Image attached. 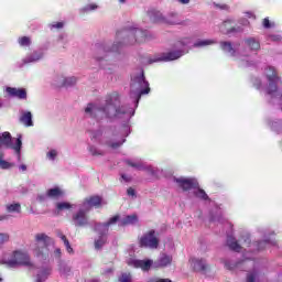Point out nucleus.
Returning <instances> with one entry per match:
<instances>
[{
  "mask_svg": "<svg viewBox=\"0 0 282 282\" xmlns=\"http://www.w3.org/2000/svg\"><path fill=\"white\" fill-rule=\"evenodd\" d=\"M117 39H123V42L113 44L110 50L107 46L98 45L97 53L118 52V50L122 47V44L135 45V43H144V41H147V33L138 28H128L117 32Z\"/></svg>",
  "mask_w": 282,
  "mask_h": 282,
  "instance_id": "f257e3e1",
  "label": "nucleus"
},
{
  "mask_svg": "<svg viewBox=\"0 0 282 282\" xmlns=\"http://www.w3.org/2000/svg\"><path fill=\"white\" fill-rule=\"evenodd\" d=\"M120 105V95L112 93L106 99V106L100 110L105 113L106 118H118V106Z\"/></svg>",
  "mask_w": 282,
  "mask_h": 282,
  "instance_id": "f03ea898",
  "label": "nucleus"
},
{
  "mask_svg": "<svg viewBox=\"0 0 282 282\" xmlns=\"http://www.w3.org/2000/svg\"><path fill=\"white\" fill-rule=\"evenodd\" d=\"M140 248H150L151 250H158L160 247V238L154 229L149 230L139 239Z\"/></svg>",
  "mask_w": 282,
  "mask_h": 282,
  "instance_id": "7ed1b4c3",
  "label": "nucleus"
},
{
  "mask_svg": "<svg viewBox=\"0 0 282 282\" xmlns=\"http://www.w3.org/2000/svg\"><path fill=\"white\" fill-rule=\"evenodd\" d=\"M267 78L269 80V86L267 88V94L271 96V98H274L278 96V98H282L281 93H279V75L276 74V69L274 67H269V74H267Z\"/></svg>",
  "mask_w": 282,
  "mask_h": 282,
  "instance_id": "20e7f679",
  "label": "nucleus"
},
{
  "mask_svg": "<svg viewBox=\"0 0 282 282\" xmlns=\"http://www.w3.org/2000/svg\"><path fill=\"white\" fill-rule=\"evenodd\" d=\"M8 268H17V265L31 267L32 261H30V256L28 252L13 251L12 259L4 262Z\"/></svg>",
  "mask_w": 282,
  "mask_h": 282,
  "instance_id": "39448f33",
  "label": "nucleus"
},
{
  "mask_svg": "<svg viewBox=\"0 0 282 282\" xmlns=\"http://www.w3.org/2000/svg\"><path fill=\"white\" fill-rule=\"evenodd\" d=\"M35 241L37 243L35 249L37 257H41V254H47V246H50V243H54L52 238L45 234L35 235Z\"/></svg>",
  "mask_w": 282,
  "mask_h": 282,
  "instance_id": "423d86ee",
  "label": "nucleus"
},
{
  "mask_svg": "<svg viewBox=\"0 0 282 282\" xmlns=\"http://www.w3.org/2000/svg\"><path fill=\"white\" fill-rule=\"evenodd\" d=\"M0 142L4 147H7V149H14L15 153H18V155H21V147H23L21 137L17 139L15 145H12V134H10V132H3L2 137L0 135Z\"/></svg>",
  "mask_w": 282,
  "mask_h": 282,
  "instance_id": "0eeeda50",
  "label": "nucleus"
},
{
  "mask_svg": "<svg viewBox=\"0 0 282 282\" xmlns=\"http://www.w3.org/2000/svg\"><path fill=\"white\" fill-rule=\"evenodd\" d=\"M87 213L89 212L84 207L75 213L72 218L74 226H76L77 228L89 226V216H87Z\"/></svg>",
  "mask_w": 282,
  "mask_h": 282,
  "instance_id": "6e6552de",
  "label": "nucleus"
},
{
  "mask_svg": "<svg viewBox=\"0 0 282 282\" xmlns=\"http://www.w3.org/2000/svg\"><path fill=\"white\" fill-rule=\"evenodd\" d=\"M174 182H176L177 186L185 192L195 191V188H199V182H197V178L180 177L174 178Z\"/></svg>",
  "mask_w": 282,
  "mask_h": 282,
  "instance_id": "1a4fd4ad",
  "label": "nucleus"
},
{
  "mask_svg": "<svg viewBox=\"0 0 282 282\" xmlns=\"http://www.w3.org/2000/svg\"><path fill=\"white\" fill-rule=\"evenodd\" d=\"M82 206L89 213L91 208H100L102 206V197L100 196H89L86 197Z\"/></svg>",
  "mask_w": 282,
  "mask_h": 282,
  "instance_id": "9d476101",
  "label": "nucleus"
},
{
  "mask_svg": "<svg viewBox=\"0 0 282 282\" xmlns=\"http://www.w3.org/2000/svg\"><path fill=\"white\" fill-rule=\"evenodd\" d=\"M95 232H98V238L95 239V250H102V247L107 243V235H109V229H101V227H98V230H95Z\"/></svg>",
  "mask_w": 282,
  "mask_h": 282,
  "instance_id": "9b49d317",
  "label": "nucleus"
},
{
  "mask_svg": "<svg viewBox=\"0 0 282 282\" xmlns=\"http://www.w3.org/2000/svg\"><path fill=\"white\" fill-rule=\"evenodd\" d=\"M135 83H138L141 88L137 100L139 101L141 96H144V94H149L151 91V88L149 87V82H147V78L144 77V70L141 72L140 76L135 77Z\"/></svg>",
  "mask_w": 282,
  "mask_h": 282,
  "instance_id": "f8f14e48",
  "label": "nucleus"
},
{
  "mask_svg": "<svg viewBox=\"0 0 282 282\" xmlns=\"http://www.w3.org/2000/svg\"><path fill=\"white\" fill-rule=\"evenodd\" d=\"M7 94L12 98H19V100L28 99V90L25 88L7 87Z\"/></svg>",
  "mask_w": 282,
  "mask_h": 282,
  "instance_id": "ddd939ff",
  "label": "nucleus"
},
{
  "mask_svg": "<svg viewBox=\"0 0 282 282\" xmlns=\"http://www.w3.org/2000/svg\"><path fill=\"white\" fill-rule=\"evenodd\" d=\"M129 265H132L133 268H140L143 272H149L154 263L153 260H131Z\"/></svg>",
  "mask_w": 282,
  "mask_h": 282,
  "instance_id": "4468645a",
  "label": "nucleus"
},
{
  "mask_svg": "<svg viewBox=\"0 0 282 282\" xmlns=\"http://www.w3.org/2000/svg\"><path fill=\"white\" fill-rule=\"evenodd\" d=\"M195 272H208V264L204 259H192Z\"/></svg>",
  "mask_w": 282,
  "mask_h": 282,
  "instance_id": "2eb2a0df",
  "label": "nucleus"
},
{
  "mask_svg": "<svg viewBox=\"0 0 282 282\" xmlns=\"http://www.w3.org/2000/svg\"><path fill=\"white\" fill-rule=\"evenodd\" d=\"M173 258L163 253L155 262L154 268H166V265H171Z\"/></svg>",
  "mask_w": 282,
  "mask_h": 282,
  "instance_id": "dca6fc26",
  "label": "nucleus"
},
{
  "mask_svg": "<svg viewBox=\"0 0 282 282\" xmlns=\"http://www.w3.org/2000/svg\"><path fill=\"white\" fill-rule=\"evenodd\" d=\"M118 221H120V215H115L107 223L96 224L95 230H98V228H101L102 230H109V226H113V224H118Z\"/></svg>",
  "mask_w": 282,
  "mask_h": 282,
  "instance_id": "f3484780",
  "label": "nucleus"
},
{
  "mask_svg": "<svg viewBox=\"0 0 282 282\" xmlns=\"http://www.w3.org/2000/svg\"><path fill=\"white\" fill-rule=\"evenodd\" d=\"M21 124L24 127H34V122L32 121V112L24 111L20 117Z\"/></svg>",
  "mask_w": 282,
  "mask_h": 282,
  "instance_id": "a211bd4d",
  "label": "nucleus"
},
{
  "mask_svg": "<svg viewBox=\"0 0 282 282\" xmlns=\"http://www.w3.org/2000/svg\"><path fill=\"white\" fill-rule=\"evenodd\" d=\"M182 51H171L167 53H164L161 57V61H177V58H181Z\"/></svg>",
  "mask_w": 282,
  "mask_h": 282,
  "instance_id": "6ab92c4d",
  "label": "nucleus"
},
{
  "mask_svg": "<svg viewBox=\"0 0 282 282\" xmlns=\"http://www.w3.org/2000/svg\"><path fill=\"white\" fill-rule=\"evenodd\" d=\"M133 224H138V216L137 215H129L126 216L123 219L119 221V226H133Z\"/></svg>",
  "mask_w": 282,
  "mask_h": 282,
  "instance_id": "aec40b11",
  "label": "nucleus"
},
{
  "mask_svg": "<svg viewBox=\"0 0 282 282\" xmlns=\"http://www.w3.org/2000/svg\"><path fill=\"white\" fill-rule=\"evenodd\" d=\"M227 246L230 250H234V252H240L241 251V245L235 239V237L228 236L227 238Z\"/></svg>",
  "mask_w": 282,
  "mask_h": 282,
  "instance_id": "412c9836",
  "label": "nucleus"
},
{
  "mask_svg": "<svg viewBox=\"0 0 282 282\" xmlns=\"http://www.w3.org/2000/svg\"><path fill=\"white\" fill-rule=\"evenodd\" d=\"M245 43L253 52L261 50V43L259 42V40H257L254 37H249V39L245 40Z\"/></svg>",
  "mask_w": 282,
  "mask_h": 282,
  "instance_id": "4be33fe9",
  "label": "nucleus"
},
{
  "mask_svg": "<svg viewBox=\"0 0 282 282\" xmlns=\"http://www.w3.org/2000/svg\"><path fill=\"white\" fill-rule=\"evenodd\" d=\"M46 197L50 199H58V197H63V191L58 187L50 188L46 192Z\"/></svg>",
  "mask_w": 282,
  "mask_h": 282,
  "instance_id": "5701e85b",
  "label": "nucleus"
},
{
  "mask_svg": "<svg viewBox=\"0 0 282 282\" xmlns=\"http://www.w3.org/2000/svg\"><path fill=\"white\" fill-rule=\"evenodd\" d=\"M220 48L223 52H227L231 56H235L236 54L235 47H232V43L230 42H220Z\"/></svg>",
  "mask_w": 282,
  "mask_h": 282,
  "instance_id": "b1692460",
  "label": "nucleus"
},
{
  "mask_svg": "<svg viewBox=\"0 0 282 282\" xmlns=\"http://www.w3.org/2000/svg\"><path fill=\"white\" fill-rule=\"evenodd\" d=\"M57 215H61L63 210H72V205L67 202L56 203L55 205Z\"/></svg>",
  "mask_w": 282,
  "mask_h": 282,
  "instance_id": "393cba45",
  "label": "nucleus"
},
{
  "mask_svg": "<svg viewBox=\"0 0 282 282\" xmlns=\"http://www.w3.org/2000/svg\"><path fill=\"white\" fill-rule=\"evenodd\" d=\"M230 20H227L221 24L220 32H223V34H230L232 32H237V29L230 28Z\"/></svg>",
  "mask_w": 282,
  "mask_h": 282,
  "instance_id": "a878e982",
  "label": "nucleus"
},
{
  "mask_svg": "<svg viewBox=\"0 0 282 282\" xmlns=\"http://www.w3.org/2000/svg\"><path fill=\"white\" fill-rule=\"evenodd\" d=\"M194 195L195 197H198V199H204V202H207V199H209L208 194H206L204 189L199 188V184L198 188L194 189Z\"/></svg>",
  "mask_w": 282,
  "mask_h": 282,
  "instance_id": "bb28decb",
  "label": "nucleus"
},
{
  "mask_svg": "<svg viewBox=\"0 0 282 282\" xmlns=\"http://www.w3.org/2000/svg\"><path fill=\"white\" fill-rule=\"evenodd\" d=\"M47 276H50V269H43L40 273H37L36 282H45Z\"/></svg>",
  "mask_w": 282,
  "mask_h": 282,
  "instance_id": "cd10ccee",
  "label": "nucleus"
},
{
  "mask_svg": "<svg viewBox=\"0 0 282 282\" xmlns=\"http://www.w3.org/2000/svg\"><path fill=\"white\" fill-rule=\"evenodd\" d=\"M7 213H21V204L13 203V204L7 205Z\"/></svg>",
  "mask_w": 282,
  "mask_h": 282,
  "instance_id": "c85d7f7f",
  "label": "nucleus"
},
{
  "mask_svg": "<svg viewBox=\"0 0 282 282\" xmlns=\"http://www.w3.org/2000/svg\"><path fill=\"white\" fill-rule=\"evenodd\" d=\"M206 45H215L213 40H199L194 44V47H206Z\"/></svg>",
  "mask_w": 282,
  "mask_h": 282,
  "instance_id": "c756f323",
  "label": "nucleus"
},
{
  "mask_svg": "<svg viewBox=\"0 0 282 282\" xmlns=\"http://www.w3.org/2000/svg\"><path fill=\"white\" fill-rule=\"evenodd\" d=\"M268 246H276V242L270 240H262L258 242V250H265Z\"/></svg>",
  "mask_w": 282,
  "mask_h": 282,
  "instance_id": "7c9ffc66",
  "label": "nucleus"
},
{
  "mask_svg": "<svg viewBox=\"0 0 282 282\" xmlns=\"http://www.w3.org/2000/svg\"><path fill=\"white\" fill-rule=\"evenodd\" d=\"M126 164L128 166H131L132 169H137V171H142V169H144L142 162H133L131 160H126Z\"/></svg>",
  "mask_w": 282,
  "mask_h": 282,
  "instance_id": "2f4dec72",
  "label": "nucleus"
},
{
  "mask_svg": "<svg viewBox=\"0 0 282 282\" xmlns=\"http://www.w3.org/2000/svg\"><path fill=\"white\" fill-rule=\"evenodd\" d=\"M58 237L64 242V246L66 247L67 252H74V249L72 248V245H69V240L67 239V236L59 234Z\"/></svg>",
  "mask_w": 282,
  "mask_h": 282,
  "instance_id": "473e14b6",
  "label": "nucleus"
},
{
  "mask_svg": "<svg viewBox=\"0 0 282 282\" xmlns=\"http://www.w3.org/2000/svg\"><path fill=\"white\" fill-rule=\"evenodd\" d=\"M18 42L21 47H30V45L32 44V40H30V37L28 36L20 37Z\"/></svg>",
  "mask_w": 282,
  "mask_h": 282,
  "instance_id": "72a5a7b5",
  "label": "nucleus"
},
{
  "mask_svg": "<svg viewBox=\"0 0 282 282\" xmlns=\"http://www.w3.org/2000/svg\"><path fill=\"white\" fill-rule=\"evenodd\" d=\"M124 142H127V140H122V141H118V142H106L107 147H110V149H120V147H122V144H124Z\"/></svg>",
  "mask_w": 282,
  "mask_h": 282,
  "instance_id": "f704fd0d",
  "label": "nucleus"
},
{
  "mask_svg": "<svg viewBox=\"0 0 282 282\" xmlns=\"http://www.w3.org/2000/svg\"><path fill=\"white\" fill-rule=\"evenodd\" d=\"M76 83V77H67L64 79V87H72Z\"/></svg>",
  "mask_w": 282,
  "mask_h": 282,
  "instance_id": "c9c22d12",
  "label": "nucleus"
},
{
  "mask_svg": "<svg viewBox=\"0 0 282 282\" xmlns=\"http://www.w3.org/2000/svg\"><path fill=\"white\" fill-rule=\"evenodd\" d=\"M258 276H259V273L257 271H253V272L247 274V282H254V281H257Z\"/></svg>",
  "mask_w": 282,
  "mask_h": 282,
  "instance_id": "e433bc0d",
  "label": "nucleus"
},
{
  "mask_svg": "<svg viewBox=\"0 0 282 282\" xmlns=\"http://www.w3.org/2000/svg\"><path fill=\"white\" fill-rule=\"evenodd\" d=\"M127 113V108L124 106H120V104L117 106V118H120V116H124Z\"/></svg>",
  "mask_w": 282,
  "mask_h": 282,
  "instance_id": "4c0bfd02",
  "label": "nucleus"
},
{
  "mask_svg": "<svg viewBox=\"0 0 282 282\" xmlns=\"http://www.w3.org/2000/svg\"><path fill=\"white\" fill-rule=\"evenodd\" d=\"M88 151L91 155H105V153H102V151H99L98 149H96V147L90 145L88 148Z\"/></svg>",
  "mask_w": 282,
  "mask_h": 282,
  "instance_id": "58836bf2",
  "label": "nucleus"
},
{
  "mask_svg": "<svg viewBox=\"0 0 282 282\" xmlns=\"http://www.w3.org/2000/svg\"><path fill=\"white\" fill-rule=\"evenodd\" d=\"M7 241H10V235L0 232V246H3Z\"/></svg>",
  "mask_w": 282,
  "mask_h": 282,
  "instance_id": "ea45409f",
  "label": "nucleus"
},
{
  "mask_svg": "<svg viewBox=\"0 0 282 282\" xmlns=\"http://www.w3.org/2000/svg\"><path fill=\"white\" fill-rule=\"evenodd\" d=\"M12 166V164L6 160H2L0 156V169L8 170Z\"/></svg>",
  "mask_w": 282,
  "mask_h": 282,
  "instance_id": "a19ab883",
  "label": "nucleus"
},
{
  "mask_svg": "<svg viewBox=\"0 0 282 282\" xmlns=\"http://www.w3.org/2000/svg\"><path fill=\"white\" fill-rule=\"evenodd\" d=\"M98 138H102V131L101 130H97V131L91 133V140H98Z\"/></svg>",
  "mask_w": 282,
  "mask_h": 282,
  "instance_id": "79ce46f5",
  "label": "nucleus"
},
{
  "mask_svg": "<svg viewBox=\"0 0 282 282\" xmlns=\"http://www.w3.org/2000/svg\"><path fill=\"white\" fill-rule=\"evenodd\" d=\"M262 25H263V28H265V30H270V28H272V24L270 23V19H268V18H264L262 20Z\"/></svg>",
  "mask_w": 282,
  "mask_h": 282,
  "instance_id": "37998d69",
  "label": "nucleus"
},
{
  "mask_svg": "<svg viewBox=\"0 0 282 282\" xmlns=\"http://www.w3.org/2000/svg\"><path fill=\"white\" fill-rule=\"evenodd\" d=\"M56 155H58V153L56 152V150H51V151L47 153V159H48V160H56Z\"/></svg>",
  "mask_w": 282,
  "mask_h": 282,
  "instance_id": "c03bdc74",
  "label": "nucleus"
},
{
  "mask_svg": "<svg viewBox=\"0 0 282 282\" xmlns=\"http://www.w3.org/2000/svg\"><path fill=\"white\" fill-rule=\"evenodd\" d=\"M59 271L63 272V274H69V272H72V268H69L67 265H62L59 268Z\"/></svg>",
  "mask_w": 282,
  "mask_h": 282,
  "instance_id": "a18cd8bd",
  "label": "nucleus"
},
{
  "mask_svg": "<svg viewBox=\"0 0 282 282\" xmlns=\"http://www.w3.org/2000/svg\"><path fill=\"white\" fill-rule=\"evenodd\" d=\"M98 6L97 4H88L85 7L86 12H91V10H97Z\"/></svg>",
  "mask_w": 282,
  "mask_h": 282,
  "instance_id": "49530a36",
  "label": "nucleus"
},
{
  "mask_svg": "<svg viewBox=\"0 0 282 282\" xmlns=\"http://www.w3.org/2000/svg\"><path fill=\"white\" fill-rule=\"evenodd\" d=\"M127 195H128L129 197H135V189H134L133 187H129V188L127 189Z\"/></svg>",
  "mask_w": 282,
  "mask_h": 282,
  "instance_id": "de8ad7c7",
  "label": "nucleus"
},
{
  "mask_svg": "<svg viewBox=\"0 0 282 282\" xmlns=\"http://www.w3.org/2000/svg\"><path fill=\"white\" fill-rule=\"evenodd\" d=\"M215 7L219 8V10H229L228 4H217V3H215Z\"/></svg>",
  "mask_w": 282,
  "mask_h": 282,
  "instance_id": "09e8293b",
  "label": "nucleus"
},
{
  "mask_svg": "<svg viewBox=\"0 0 282 282\" xmlns=\"http://www.w3.org/2000/svg\"><path fill=\"white\" fill-rule=\"evenodd\" d=\"M64 23L63 22H57V23H55V24H52V28H56L57 30H61V29H63L64 28Z\"/></svg>",
  "mask_w": 282,
  "mask_h": 282,
  "instance_id": "8fccbe9b",
  "label": "nucleus"
},
{
  "mask_svg": "<svg viewBox=\"0 0 282 282\" xmlns=\"http://www.w3.org/2000/svg\"><path fill=\"white\" fill-rule=\"evenodd\" d=\"M93 109H94V105L88 104V106L86 107L85 111H86V113H91Z\"/></svg>",
  "mask_w": 282,
  "mask_h": 282,
  "instance_id": "3c124183",
  "label": "nucleus"
},
{
  "mask_svg": "<svg viewBox=\"0 0 282 282\" xmlns=\"http://www.w3.org/2000/svg\"><path fill=\"white\" fill-rule=\"evenodd\" d=\"M39 202H45L47 199V195H40L37 196Z\"/></svg>",
  "mask_w": 282,
  "mask_h": 282,
  "instance_id": "603ef678",
  "label": "nucleus"
},
{
  "mask_svg": "<svg viewBox=\"0 0 282 282\" xmlns=\"http://www.w3.org/2000/svg\"><path fill=\"white\" fill-rule=\"evenodd\" d=\"M121 177L124 180V182H131V177L127 176V174H122Z\"/></svg>",
  "mask_w": 282,
  "mask_h": 282,
  "instance_id": "864d4df0",
  "label": "nucleus"
},
{
  "mask_svg": "<svg viewBox=\"0 0 282 282\" xmlns=\"http://www.w3.org/2000/svg\"><path fill=\"white\" fill-rule=\"evenodd\" d=\"M180 3H182L183 6H186L188 3H191V0H178Z\"/></svg>",
  "mask_w": 282,
  "mask_h": 282,
  "instance_id": "5fc2aeb1",
  "label": "nucleus"
},
{
  "mask_svg": "<svg viewBox=\"0 0 282 282\" xmlns=\"http://www.w3.org/2000/svg\"><path fill=\"white\" fill-rule=\"evenodd\" d=\"M170 25H180V22H176V21H169L167 22Z\"/></svg>",
  "mask_w": 282,
  "mask_h": 282,
  "instance_id": "6e6d98bb",
  "label": "nucleus"
},
{
  "mask_svg": "<svg viewBox=\"0 0 282 282\" xmlns=\"http://www.w3.org/2000/svg\"><path fill=\"white\" fill-rule=\"evenodd\" d=\"M21 171H28V166L25 164L20 165Z\"/></svg>",
  "mask_w": 282,
  "mask_h": 282,
  "instance_id": "4d7b16f0",
  "label": "nucleus"
},
{
  "mask_svg": "<svg viewBox=\"0 0 282 282\" xmlns=\"http://www.w3.org/2000/svg\"><path fill=\"white\" fill-rule=\"evenodd\" d=\"M155 282H171V280H169V279H160V280H158Z\"/></svg>",
  "mask_w": 282,
  "mask_h": 282,
  "instance_id": "13d9d810",
  "label": "nucleus"
},
{
  "mask_svg": "<svg viewBox=\"0 0 282 282\" xmlns=\"http://www.w3.org/2000/svg\"><path fill=\"white\" fill-rule=\"evenodd\" d=\"M245 243H246L247 246H250V237H247V238L245 239Z\"/></svg>",
  "mask_w": 282,
  "mask_h": 282,
  "instance_id": "bf43d9fd",
  "label": "nucleus"
},
{
  "mask_svg": "<svg viewBox=\"0 0 282 282\" xmlns=\"http://www.w3.org/2000/svg\"><path fill=\"white\" fill-rule=\"evenodd\" d=\"M8 219V216H0V221H6Z\"/></svg>",
  "mask_w": 282,
  "mask_h": 282,
  "instance_id": "052dcab7",
  "label": "nucleus"
},
{
  "mask_svg": "<svg viewBox=\"0 0 282 282\" xmlns=\"http://www.w3.org/2000/svg\"><path fill=\"white\" fill-rule=\"evenodd\" d=\"M227 270H232V267H230V264L228 262L225 263Z\"/></svg>",
  "mask_w": 282,
  "mask_h": 282,
  "instance_id": "680f3d73",
  "label": "nucleus"
},
{
  "mask_svg": "<svg viewBox=\"0 0 282 282\" xmlns=\"http://www.w3.org/2000/svg\"><path fill=\"white\" fill-rule=\"evenodd\" d=\"M55 254H57L58 257H61V249H56V250H55Z\"/></svg>",
  "mask_w": 282,
  "mask_h": 282,
  "instance_id": "e2e57ef3",
  "label": "nucleus"
},
{
  "mask_svg": "<svg viewBox=\"0 0 282 282\" xmlns=\"http://www.w3.org/2000/svg\"><path fill=\"white\" fill-rule=\"evenodd\" d=\"M278 281L282 282V273L278 276Z\"/></svg>",
  "mask_w": 282,
  "mask_h": 282,
  "instance_id": "0e129e2a",
  "label": "nucleus"
},
{
  "mask_svg": "<svg viewBox=\"0 0 282 282\" xmlns=\"http://www.w3.org/2000/svg\"><path fill=\"white\" fill-rule=\"evenodd\" d=\"M119 2H120V3H124V2H126V0H119Z\"/></svg>",
  "mask_w": 282,
  "mask_h": 282,
  "instance_id": "69168bd1",
  "label": "nucleus"
},
{
  "mask_svg": "<svg viewBox=\"0 0 282 282\" xmlns=\"http://www.w3.org/2000/svg\"><path fill=\"white\" fill-rule=\"evenodd\" d=\"M102 58H100V57H97V61H101Z\"/></svg>",
  "mask_w": 282,
  "mask_h": 282,
  "instance_id": "338daca9",
  "label": "nucleus"
},
{
  "mask_svg": "<svg viewBox=\"0 0 282 282\" xmlns=\"http://www.w3.org/2000/svg\"><path fill=\"white\" fill-rule=\"evenodd\" d=\"M242 264L246 265V261H242Z\"/></svg>",
  "mask_w": 282,
  "mask_h": 282,
  "instance_id": "774afa93",
  "label": "nucleus"
}]
</instances>
